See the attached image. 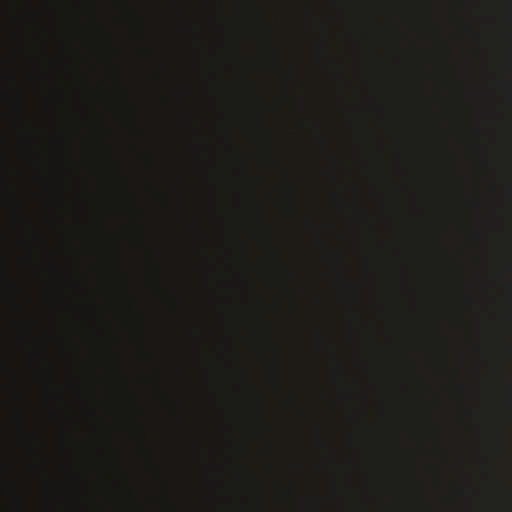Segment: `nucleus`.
I'll return each mask as SVG.
<instances>
[{"instance_id":"f257e3e1","label":"nucleus","mask_w":512,"mask_h":512,"mask_svg":"<svg viewBox=\"0 0 512 512\" xmlns=\"http://www.w3.org/2000/svg\"><path fill=\"white\" fill-rule=\"evenodd\" d=\"M21 418H22V429H23V438H24L25 445L29 451H31L33 454L38 456L40 453L39 436L35 432L28 429L27 415H26L25 411H22Z\"/></svg>"},{"instance_id":"f03ea898","label":"nucleus","mask_w":512,"mask_h":512,"mask_svg":"<svg viewBox=\"0 0 512 512\" xmlns=\"http://www.w3.org/2000/svg\"><path fill=\"white\" fill-rule=\"evenodd\" d=\"M21 216H22V224L23 230L25 233V237L30 236L33 232H36V226L34 225L33 219L27 211V203L26 201H22L21 203Z\"/></svg>"},{"instance_id":"7ed1b4c3","label":"nucleus","mask_w":512,"mask_h":512,"mask_svg":"<svg viewBox=\"0 0 512 512\" xmlns=\"http://www.w3.org/2000/svg\"><path fill=\"white\" fill-rule=\"evenodd\" d=\"M22 123H23V127L25 129V132L27 133V135L29 137V140H31V143H33V149H36L37 145H38V141L34 134V128H33L31 121L26 117V114L24 111H23V116H22Z\"/></svg>"},{"instance_id":"20e7f679","label":"nucleus","mask_w":512,"mask_h":512,"mask_svg":"<svg viewBox=\"0 0 512 512\" xmlns=\"http://www.w3.org/2000/svg\"><path fill=\"white\" fill-rule=\"evenodd\" d=\"M31 327H32V323L31 322H26L25 323V333L27 335V337L30 339L31 338Z\"/></svg>"},{"instance_id":"39448f33","label":"nucleus","mask_w":512,"mask_h":512,"mask_svg":"<svg viewBox=\"0 0 512 512\" xmlns=\"http://www.w3.org/2000/svg\"><path fill=\"white\" fill-rule=\"evenodd\" d=\"M24 296L26 297H29L31 295V287L28 286V285H25L23 288H22V291Z\"/></svg>"},{"instance_id":"423d86ee","label":"nucleus","mask_w":512,"mask_h":512,"mask_svg":"<svg viewBox=\"0 0 512 512\" xmlns=\"http://www.w3.org/2000/svg\"><path fill=\"white\" fill-rule=\"evenodd\" d=\"M22 512H26V506H25L24 503H23V510H22Z\"/></svg>"},{"instance_id":"0eeeda50","label":"nucleus","mask_w":512,"mask_h":512,"mask_svg":"<svg viewBox=\"0 0 512 512\" xmlns=\"http://www.w3.org/2000/svg\"><path fill=\"white\" fill-rule=\"evenodd\" d=\"M27 163H28V164H31L32 162H31V161H28Z\"/></svg>"}]
</instances>
